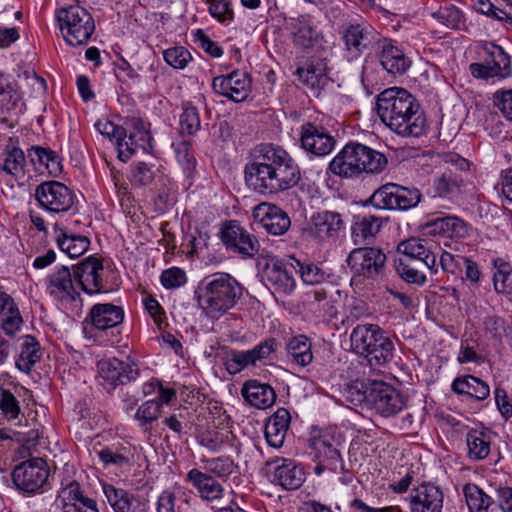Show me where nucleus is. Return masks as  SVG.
Returning <instances> with one entry per match:
<instances>
[{
	"instance_id": "f257e3e1",
	"label": "nucleus",
	"mask_w": 512,
	"mask_h": 512,
	"mask_svg": "<svg viewBox=\"0 0 512 512\" xmlns=\"http://www.w3.org/2000/svg\"><path fill=\"white\" fill-rule=\"evenodd\" d=\"M246 183L257 193L276 195L295 187L301 171L283 147L272 143L254 146L244 167Z\"/></svg>"
},
{
	"instance_id": "f03ea898",
	"label": "nucleus",
	"mask_w": 512,
	"mask_h": 512,
	"mask_svg": "<svg viewBox=\"0 0 512 512\" xmlns=\"http://www.w3.org/2000/svg\"><path fill=\"white\" fill-rule=\"evenodd\" d=\"M243 290L235 277L216 272L199 282L195 296L202 313L210 319H219L238 304Z\"/></svg>"
},
{
	"instance_id": "7ed1b4c3",
	"label": "nucleus",
	"mask_w": 512,
	"mask_h": 512,
	"mask_svg": "<svg viewBox=\"0 0 512 512\" xmlns=\"http://www.w3.org/2000/svg\"><path fill=\"white\" fill-rule=\"evenodd\" d=\"M414 97L402 88L393 87L381 92L376 109L382 120L392 131L401 136H411L416 126Z\"/></svg>"
},
{
	"instance_id": "20e7f679",
	"label": "nucleus",
	"mask_w": 512,
	"mask_h": 512,
	"mask_svg": "<svg viewBox=\"0 0 512 512\" xmlns=\"http://www.w3.org/2000/svg\"><path fill=\"white\" fill-rule=\"evenodd\" d=\"M387 163L383 153L361 143L351 142L332 159L329 169L334 175L351 178L362 173H381Z\"/></svg>"
},
{
	"instance_id": "39448f33",
	"label": "nucleus",
	"mask_w": 512,
	"mask_h": 512,
	"mask_svg": "<svg viewBox=\"0 0 512 512\" xmlns=\"http://www.w3.org/2000/svg\"><path fill=\"white\" fill-rule=\"evenodd\" d=\"M95 127L100 134L115 141L121 161L130 159L137 148L145 150L150 147L151 134L140 119L132 118L125 122V126H119L103 118L95 123Z\"/></svg>"
},
{
	"instance_id": "423d86ee",
	"label": "nucleus",
	"mask_w": 512,
	"mask_h": 512,
	"mask_svg": "<svg viewBox=\"0 0 512 512\" xmlns=\"http://www.w3.org/2000/svg\"><path fill=\"white\" fill-rule=\"evenodd\" d=\"M60 32L65 42L71 46L88 43L95 30L92 15L80 5H70L57 11Z\"/></svg>"
},
{
	"instance_id": "0eeeda50",
	"label": "nucleus",
	"mask_w": 512,
	"mask_h": 512,
	"mask_svg": "<svg viewBox=\"0 0 512 512\" xmlns=\"http://www.w3.org/2000/svg\"><path fill=\"white\" fill-rule=\"evenodd\" d=\"M485 58L482 62L469 65L470 74L481 80H503L512 75L510 56L501 46L490 44L484 48Z\"/></svg>"
},
{
	"instance_id": "6e6552de",
	"label": "nucleus",
	"mask_w": 512,
	"mask_h": 512,
	"mask_svg": "<svg viewBox=\"0 0 512 512\" xmlns=\"http://www.w3.org/2000/svg\"><path fill=\"white\" fill-rule=\"evenodd\" d=\"M345 228L346 224L341 213L323 209L312 213L306 232L320 244H332L344 234Z\"/></svg>"
},
{
	"instance_id": "1a4fd4ad",
	"label": "nucleus",
	"mask_w": 512,
	"mask_h": 512,
	"mask_svg": "<svg viewBox=\"0 0 512 512\" xmlns=\"http://www.w3.org/2000/svg\"><path fill=\"white\" fill-rule=\"evenodd\" d=\"M292 258L284 262L274 256H267L262 267V280L265 285L279 296L291 295L297 286L294 277Z\"/></svg>"
},
{
	"instance_id": "9d476101",
	"label": "nucleus",
	"mask_w": 512,
	"mask_h": 512,
	"mask_svg": "<svg viewBox=\"0 0 512 512\" xmlns=\"http://www.w3.org/2000/svg\"><path fill=\"white\" fill-rule=\"evenodd\" d=\"M344 436L336 429H326L319 436L311 440V449L315 459H323L328 463V469L334 473L344 471V462L341 456V448L344 444Z\"/></svg>"
},
{
	"instance_id": "9b49d317",
	"label": "nucleus",
	"mask_w": 512,
	"mask_h": 512,
	"mask_svg": "<svg viewBox=\"0 0 512 512\" xmlns=\"http://www.w3.org/2000/svg\"><path fill=\"white\" fill-rule=\"evenodd\" d=\"M49 468L42 458L26 460L15 467L12 478L15 486L27 494L41 492L48 482Z\"/></svg>"
},
{
	"instance_id": "f8f14e48",
	"label": "nucleus",
	"mask_w": 512,
	"mask_h": 512,
	"mask_svg": "<svg viewBox=\"0 0 512 512\" xmlns=\"http://www.w3.org/2000/svg\"><path fill=\"white\" fill-rule=\"evenodd\" d=\"M220 238L225 247L242 258H253L259 253L260 243L255 235L249 233L236 220L223 224Z\"/></svg>"
},
{
	"instance_id": "ddd939ff",
	"label": "nucleus",
	"mask_w": 512,
	"mask_h": 512,
	"mask_svg": "<svg viewBox=\"0 0 512 512\" xmlns=\"http://www.w3.org/2000/svg\"><path fill=\"white\" fill-rule=\"evenodd\" d=\"M35 198L39 205L50 213H64L75 202V194L65 184L58 181H46L35 189Z\"/></svg>"
},
{
	"instance_id": "4468645a",
	"label": "nucleus",
	"mask_w": 512,
	"mask_h": 512,
	"mask_svg": "<svg viewBox=\"0 0 512 512\" xmlns=\"http://www.w3.org/2000/svg\"><path fill=\"white\" fill-rule=\"evenodd\" d=\"M359 396V400L365 398L377 413L385 417L396 414L404 406L400 392L383 381H373L369 390L359 393Z\"/></svg>"
},
{
	"instance_id": "2eb2a0df",
	"label": "nucleus",
	"mask_w": 512,
	"mask_h": 512,
	"mask_svg": "<svg viewBox=\"0 0 512 512\" xmlns=\"http://www.w3.org/2000/svg\"><path fill=\"white\" fill-rule=\"evenodd\" d=\"M385 262V253L374 247L356 248L347 258V264L355 275L372 279L382 272Z\"/></svg>"
},
{
	"instance_id": "dca6fc26",
	"label": "nucleus",
	"mask_w": 512,
	"mask_h": 512,
	"mask_svg": "<svg viewBox=\"0 0 512 512\" xmlns=\"http://www.w3.org/2000/svg\"><path fill=\"white\" fill-rule=\"evenodd\" d=\"M212 89L219 96L233 102H242L251 92V79L247 73L234 70L227 75L214 77Z\"/></svg>"
},
{
	"instance_id": "f3484780",
	"label": "nucleus",
	"mask_w": 512,
	"mask_h": 512,
	"mask_svg": "<svg viewBox=\"0 0 512 512\" xmlns=\"http://www.w3.org/2000/svg\"><path fill=\"white\" fill-rule=\"evenodd\" d=\"M412 192L396 184H386L376 190L370 197V202L378 209L407 210L416 203Z\"/></svg>"
},
{
	"instance_id": "a211bd4d",
	"label": "nucleus",
	"mask_w": 512,
	"mask_h": 512,
	"mask_svg": "<svg viewBox=\"0 0 512 512\" xmlns=\"http://www.w3.org/2000/svg\"><path fill=\"white\" fill-rule=\"evenodd\" d=\"M103 264L96 257H88L73 266V276L77 285L87 294H96L103 291Z\"/></svg>"
},
{
	"instance_id": "6ab92c4d",
	"label": "nucleus",
	"mask_w": 512,
	"mask_h": 512,
	"mask_svg": "<svg viewBox=\"0 0 512 512\" xmlns=\"http://www.w3.org/2000/svg\"><path fill=\"white\" fill-rule=\"evenodd\" d=\"M100 377L113 388L134 380L139 375V369L131 361H122L111 357L98 363Z\"/></svg>"
},
{
	"instance_id": "aec40b11",
	"label": "nucleus",
	"mask_w": 512,
	"mask_h": 512,
	"mask_svg": "<svg viewBox=\"0 0 512 512\" xmlns=\"http://www.w3.org/2000/svg\"><path fill=\"white\" fill-rule=\"evenodd\" d=\"M300 140L305 151L320 157L328 155L336 144V140L331 134L323 127L313 123L302 125Z\"/></svg>"
},
{
	"instance_id": "412c9836",
	"label": "nucleus",
	"mask_w": 512,
	"mask_h": 512,
	"mask_svg": "<svg viewBox=\"0 0 512 512\" xmlns=\"http://www.w3.org/2000/svg\"><path fill=\"white\" fill-rule=\"evenodd\" d=\"M254 218L271 235H284L291 226L288 214L271 203H261L254 209Z\"/></svg>"
},
{
	"instance_id": "4be33fe9",
	"label": "nucleus",
	"mask_w": 512,
	"mask_h": 512,
	"mask_svg": "<svg viewBox=\"0 0 512 512\" xmlns=\"http://www.w3.org/2000/svg\"><path fill=\"white\" fill-rule=\"evenodd\" d=\"M293 43L302 49L315 48L326 51L331 48L328 41L316 30L311 22L305 18L292 19L290 22Z\"/></svg>"
},
{
	"instance_id": "5701e85b",
	"label": "nucleus",
	"mask_w": 512,
	"mask_h": 512,
	"mask_svg": "<svg viewBox=\"0 0 512 512\" xmlns=\"http://www.w3.org/2000/svg\"><path fill=\"white\" fill-rule=\"evenodd\" d=\"M47 290L60 301H73L79 296L73 272L67 266H61L50 274Z\"/></svg>"
},
{
	"instance_id": "b1692460",
	"label": "nucleus",
	"mask_w": 512,
	"mask_h": 512,
	"mask_svg": "<svg viewBox=\"0 0 512 512\" xmlns=\"http://www.w3.org/2000/svg\"><path fill=\"white\" fill-rule=\"evenodd\" d=\"M25 104L17 85L0 72V115L18 116L24 112Z\"/></svg>"
},
{
	"instance_id": "393cba45",
	"label": "nucleus",
	"mask_w": 512,
	"mask_h": 512,
	"mask_svg": "<svg viewBox=\"0 0 512 512\" xmlns=\"http://www.w3.org/2000/svg\"><path fill=\"white\" fill-rule=\"evenodd\" d=\"M416 240L409 238L397 246L394 265L400 277L408 283H416Z\"/></svg>"
},
{
	"instance_id": "a878e982",
	"label": "nucleus",
	"mask_w": 512,
	"mask_h": 512,
	"mask_svg": "<svg viewBox=\"0 0 512 512\" xmlns=\"http://www.w3.org/2000/svg\"><path fill=\"white\" fill-rule=\"evenodd\" d=\"M375 39V31L365 23L351 24L343 31V40L347 50L359 56Z\"/></svg>"
},
{
	"instance_id": "bb28decb",
	"label": "nucleus",
	"mask_w": 512,
	"mask_h": 512,
	"mask_svg": "<svg viewBox=\"0 0 512 512\" xmlns=\"http://www.w3.org/2000/svg\"><path fill=\"white\" fill-rule=\"evenodd\" d=\"M241 394L245 401L257 409H267L276 401L274 389L269 384L257 380L245 382Z\"/></svg>"
},
{
	"instance_id": "cd10ccee",
	"label": "nucleus",
	"mask_w": 512,
	"mask_h": 512,
	"mask_svg": "<svg viewBox=\"0 0 512 512\" xmlns=\"http://www.w3.org/2000/svg\"><path fill=\"white\" fill-rule=\"evenodd\" d=\"M89 317L95 329L107 330L123 322L124 310L111 303L96 304L91 308Z\"/></svg>"
},
{
	"instance_id": "c85d7f7f",
	"label": "nucleus",
	"mask_w": 512,
	"mask_h": 512,
	"mask_svg": "<svg viewBox=\"0 0 512 512\" xmlns=\"http://www.w3.org/2000/svg\"><path fill=\"white\" fill-rule=\"evenodd\" d=\"M291 421L290 413L285 408H278L268 419L265 426V438L269 446L282 447Z\"/></svg>"
},
{
	"instance_id": "c756f323",
	"label": "nucleus",
	"mask_w": 512,
	"mask_h": 512,
	"mask_svg": "<svg viewBox=\"0 0 512 512\" xmlns=\"http://www.w3.org/2000/svg\"><path fill=\"white\" fill-rule=\"evenodd\" d=\"M378 59L382 67L392 75L403 74L411 64L403 51L387 40L380 45Z\"/></svg>"
},
{
	"instance_id": "7c9ffc66",
	"label": "nucleus",
	"mask_w": 512,
	"mask_h": 512,
	"mask_svg": "<svg viewBox=\"0 0 512 512\" xmlns=\"http://www.w3.org/2000/svg\"><path fill=\"white\" fill-rule=\"evenodd\" d=\"M26 158L19 146V139L10 137L4 147L3 157L0 158V170L12 176L24 173Z\"/></svg>"
},
{
	"instance_id": "2f4dec72",
	"label": "nucleus",
	"mask_w": 512,
	"mask_h": 512,
	"mask_svg": "<svg viewBox=\"0 0 512 512\" xmlns=\"http://www.w3.org/2000/svg\"><path fill=\"white\" fill-rule=\"evenodd\" d=\"M375 343H370L364 358L373 369L384 367L393 357V342L379 329L375 335Z\"/></svg>"
},
{
	"instance_id": "473e14b6",
	"label": "nucleus",
	"mask_w": 512,
	"mask_h": 512,
	"mask_svg": "<svg viewBox=\"0 0 512 512\" xmlns=\"http://www.w3.org/2000/svg\"><path fill=\"white\" fill-rule=\"evenodd\" d=\"M62 499L64 512H99L96 501L85 496L76 482L62 490Z\"/></svg>"
},
{
	"instance_id": "72a5a7b5",
	"label": "nucleus",
	"mask_w": 512,
	"mask_h": 512,
	"mask_svg": "<svg viewBox=\"0 0 512 512\" xmlns=\"http://www.w3.org/2000/svg\"><path fill=\"white\" fill-rule=\"evenodd\" d=\"M451 389L458 395H465L476 401H483L490 395L489 385L473 375L456 377L452 382Z\"/></svg>"
},
{
	"instance_id": "f704fd0d",
	"label": "nucleus",
	"mask_w": 512,
	"mask_h": 512,
	"mask_svg": "<svg viewBox=\"0 0 512 512\" xmlns=\"http://www.w3.org/2000/svg\"><path fill=\"white\" fill-rule=\"evenodd\" d=\"M105 497L114 512H138L141 501L127 490L111 484L103 485Z\"/></svg>"
},
{
	"instance_id": "c9c22d12",
	"label": "nucleus",
	"mask_w": 512,
	"mask_h": 512,
	"mask_svg": "<svg viewBox=\"0 0 512 512\" xmlns=\"http://www.w3.org/2000/svg\"><path fill=\"white\" fill-rule=\"evenodd\" d=\"M187 480L197 489L200 497L212 501L222 497L224 489L222 485L210 474L192 469L187 474Z\"/></svg>"
},
{
	"instance_id": "e433bc0d",
	"label": "nucleus",
	"mask_w": 512,
	"mask_h": 512,
	"mask_svg": "<svg viewBox=\"0 0 512 512\" xmlns=\"http://www.w3.org/2000/svg\"><path fill=\"white\" fill-rule=\"evenodd\" d=\"M21 340V351L15 365L20 371L29 373L32 367L41 359L42 352L40 344L34 336L25 335Z\"/></svg>"
},
{
	"instance_id": "4c0bfd02",
	"label": "nucleus",
	"mask_w": 512,
	"mask_h": 512,
	"mask_svg": "<svg viewBox=\"0 0 512 512\" xmlns=\"http://www.w3.org/2000/svg\"><path fill=\"white\" fill-rule=\"evenodd\" d=\"M275 480L287 490L298 489L304 481V472L294 462L283 460L282 465L275 469Z\"/></svg>"
},
{
	"instance_id": "58836bf2",
	"label": "nucleus",
	"mask_w": 512,
	"mask_h": 512,
	"mask_svg": "<svg viewBox=\"0 0 512 512\" xmlns=\"http://www.w3.org/2000/svg\"><path fill=\"white\" fill-rule=\"evenodd\" d=\"M443 493L432 483H422L418 487V512H441Z\"/></svg>"
},
{
	"instance_id": "ea45409f",
	"label": "nucleus",
	"mask_w": 512,
	"mask_h": 512,
	"mask_svg": "<svg viewBox=\"0 0 512 512\" xmlns=\"http://www.w3.org/2000/svg\"><path fill=\"white\" fill-rule=\"evenodd\" d=\"M287 356L296 365L305 367L313 360L312 345L303 335L293 337L286 346Z\"/></svg>"
},
{
	"instance_id": "a19ab883",
	"label": "nucleus",
	"mask_w": 512,
	"mask_h": 512,
	"mask_svg": "<svg viewBox=\"0 0 512 512\" xmlns=\"http://www.w3.org/2000/svg\"><path fill=\"white\" fill-rule=\"evenodd\" d=\"M468 456L471 460L479 461L490 453L491 432L486 430H472L466 438Z\"/></svg>"
},
{
	"instance_id": "79ce46f5",
	"label": "nucleus",
	"mask_w": 512,
	"mask_h": 512,
	"mask_svg": "<svg viewBox=\"0 0 512 512\" xmlns=\"http://www.w3.org/2000/svg\"><path fill=\"white\" fill-rule=\"evenodd\" d=\"M380 328L377 325H358L350 335L351 349L360 356L368 352L370 343H375V335Z\"/></svg>"
},
{
	"instance_id": "37998d69",
	"label": "nucleus",
	"mask_w": 512,
	"mask_h": 512,
	"mask_svg": "<svg viewBox=\"0 0 512 512\" xmlns=\"http://www.w3.org/2000/svg\"><path fill=\"white\" fill-rule=\"evenodd\" d=\"M292 265L294 272L299 274L302 282L307 285H318L325 282L329 278L322 268L312 262H301L292 257Z\"/></svg>"
},
{
	"instance_id": "c03bdc74",
	"label": "nucleus",
	"mask_w": 512,
	"mask_h": 512,
	"mask_svg": "<svg viewBox=\"0 0 512 512\" xmlns=\"http://www.w3.org/2000/svg\"><path fill=\"white\" fill-rule=\"evenodd\" d=\"M383 219L374 215L359 217L352 227V237L357 243L359 239L367 240L373 238L382 227Z\"/></svg>"
},
{
	"instance_id": "a18cd8bd",
	"label": "nucleus",
	"mask_w": 512,
	"mask_h": 512,
	"mask_svg": "<svg viewBox=\"0 0 512 512\" xmlns=\"http://www.w3.org/2000/svg\"><path fill=\"white\" fill-rule=\"evenodd\" d=\"M57 244L69 257L75 258L82 255L88 249L90 241L85 236L68 235L61 230L57 236Z\"/></svg>"
},
{
	"instance_id": "49530a36",
	"label": "nucleus",
	"mask_w": 512,
	"mask_h": 512,
	"mask_svg": "<svg viewBox=\"0 0 512 512\" xmlns=\"http://www.w3.org/2000/svg\"><path fill=\"white\" fill-rule=\"evenodd\" d=\"M464 495L470 512H488L493 499L474 484L464 487Z\"/></svg>"
},
{
	"instance_id": "de8ad7c7",
	"label": "nucleus",
	"mask_w": 512,
	"mask_h": 512,
	"mask_svg": "<svg viewBox=\"0 0 512 512\" xmlns=\"http://www.w3.org/2000/svg\"><path fill=\"white\" fill-rule=\"evenodd\" d=\"M161 414V403L156 400H148L138 407L135 419L145 432H151L152 423L156 421Z\"/></svg>"
},
{
	"instance_id": "09e8293b",
	"label": "nucleus",
	"mask_w": 512,
	"mask_h": 512,
	"mask_svg": "<svg viewBox=\"0 0 512 512\" xmlns=\"http://www.w3.org/2000/svg\"><path fill=\"white\" fill-rule=\"evenodd\" d=\"M29 157L34 164L44 165L49 174L57 175L61 171L60 160L57 154L46 148L32 147Z\"/></svg>"
},
{
	"instance_id": "8fccbe9b",
	"label": "nucleus",
	"mask_w": 512,
	"mask_h": 512,
	"mask_svg": "<svg viewBox=\"0 0 512 512\" xmlns=\"http://www.w3.org/2000/svg\"><path fill=\"white\" fill-rule=\"evenodd\" d=\"M459 187L458 180L452 177V171L443 172L433 179V184L428 190L432 197H445Z\"/></svg>"
},
{
	"instance_id": "3c124183",
	"label": "nucleus",
	"mask_w": 512,
	"mask_h": 512,
	"mask_svg": "<svg viewBox=\"0 0 512 512\" xmlns=\"http://www.w3.org/2000/svg\"><path fill=\"white\" fill-rule=\"evenodd\" d=\"M495 272L493 275L494 288L497 292L505 293L512 288V269L509 263L503 259L494 261Z\"/></svg>"
},
{
	"instance_id": "603ef678",
	"label": "nucleus",
	"mask_w": 512,
	"mask_h": 512,
	"mask_svg": "<svg viewBox=\"0 0 512 512\" xmlns=\"http://www.w3.org/2000/svg\"><path fill=\"white\" fill-rule=\"evenodd\" d=\"M105 467H123L129 463V451L125 447H106L97 452Z\"/></svg>"
},
{
	"instance_id": "864d4df0",
	"label": "nucleus",
	"mask_w": 512,
	"mask_h": 512,
	"mask_svg": "<svg viewBox=\"0 0 512 512\" xmlns=\"http://www.w3.org/2000/svg\"><path fill=\"white\" fill-rule=\"evenodd\" d=\"M209 14L218 22L229 25L234 20V11L230 0H206Z\"/></svg>"
},
{
	"instance_id": "5fc2aeb1",
	"label": "nucleus",
	"mask_w": 512,
	"mask_h": 512,
	"mask_svg": "<svg viewBox=\"0 0 512 512\" xmlns=\"http://www.w3.org/2000/svg\"><path fill=\"white\" fill-rule=\"evenodd\" d=\"M204 468L208 474L225 479L235 470V463L229 457H217L204 460Z\"/></svg>"
},
{
	"instance_id": "6e6d98bb",
	"label": "nucleus",
	"mask_w": 512,
	"mask_h": 512,
	"mask_svg": "<svg viewBox=\"0 0 512 512\" xmlns=\"http://www.w3.org/2000/svg\"><path fill=\"white\" fill-rule=\"evenodd\" d=\"M201 127L199 111L195 106L185 104L180 115V129L188 135L196 134Z\"/></svg>"
},
{
	"instance_id": "4d7b16f0",
	"label": "nucleus",
	"mask_w": 512,
	"mask_h": 512,
	"mask_svg": "<svg viewBox=\"0 0 512 512\" xmlns=\"http://www.w3.org/2000/svg\"><path fill=\"white\" fill-rule=\"evenodd\" d=\"M432 16L448 28L461 29L464 26L463 13L455 6L440 8Z\"/></svg>"
},
{
	"instance_id": "13d9d810",
	"label": "nucleus",
	"mask_w": 512,
	"mask_h": 512,
	"mask_svg": "<svg viewBox=\"0 0 512 512\" xmlns=\"http://www.w3.org/2000/svg\"><path fill=\"white\" fill-rule=\"evenodd\" d=\"M0 410L9 421L15 420L20 414V405L14 393L8 389L0 388Z\"/></svg>"
},
{
	"instance_id": "bf43d9fd",
	"label": "nucleus",
	"mask_w": 512,
	"mask_h": 512,
	"mask_svg": "<svg viewBox=\"0 0 512 512\" xmlns=\"http://www.w3.org/2000/svg\"><path fill=\"white\" fill-rule=\"evenodd\" d=\"M175 154L179 164L183 167L187 175H190L196 167V159L188 141H180L173 144Z\"/></svg>"
},
{
	"instance_id": "052dcab7",
	"label": "nucleus",
	"mask_w": 512,
	"mask_h": 512,
	"mask_svg": "<svg viewBox=\"0 0 512 512\" xmlns=\"http://www.w3.org/2000/svg\"><path fill=\"white\" fill-rule=\"evenodd\" d=\"M163 57L165 62L175 69H184L192 60L190 52L182 46L164 50Z\"/></svg>"
},
{
	"instance_id": "680f3d73",
	"label": "nucleus",
	"mask_w": 512,
	"mask_h": 512,
	"mask_svg": "<svg viewBox=\"0 0 512 512\" xmlns=\"http://www.w3.org/2000/svg\"><path fill=\"white\" fill-rule=\"evenodd\" d=\"M309 306L318 317L325 316L331 308L327 291L324 288L313 290L309 294Z\"/></svg>"
},
{
	"instance_id": "e2e57ef3",
	"label": "nucleus",
	"mask_w": 512,
	"mask_h": 512,
	"mask_svg": "<svg viewBox=\"0 0 512 512\" xmlns=\"http://www.w3.org/2000/svg\"><path fill=\"white\" fill-rule=\"evenodd\" d=\"M300 81L312 88L320 84L324 76V69L320 65L309 64L306 67H300L296 70Z\"/></svg>"
},
{
	"instance_id": "0e129e2a",
	"label": "nucleus",
	"mask_w": 512,
	"mask_h": 512,
	"mask_svg": "<svg viewBox=\"0 0 512 512\" xmlns=\"http://www.w3.org/2000/svg\"><path fill=\"white\" fill-rule=\"evenodd\" d=\"M160 280L166 289H176L186 284L187 276L183 269L172 267L161 273Z\"/></svg>"
},
{
	"instance_id": "69168bd1",
	"label": "nucleus",
	"mask_w": 512,
	"mask_h": 512,
	"mask_svg": "<svg viewBox=\"0 0 512 512\" xmlns=\"http://www.w3.org/2000/svg\"><path fill=\"white\" fill-rule=\"evenodd\" d=\"M429 159L431 160L432 165H450L454 167L455 170L459 171H466L470 166L468 160L453 152L440 154V156L429 157Z\"/></svg>"
},
{
	"instance_id": "338daca9",
	"label": "nucleus",
	"mask_w": 512,
	"mask_h": 512,
	"mask_svg": "<svg viewBox=\"0 0 512 512\" xmlns=\"http://www.w3.org/2000/svg\"><path fill=\"white\" fill-rule=\"evenodd\" d=\"M446 236L451 238H466L470 233V226L456 216L446 217Z\"/></svg>"
},
{
	"instance_id": "774afa93",
	"label": "nucleus",
	"mask_w": 512,
	"mask_h": 512,
	"mask_svg": "<svg viewBox=\"0 0 512 512\" xmlns=\"http://www.w3.org/2000/svg\"><path fill=\"white\" fill-rule=\"evenodd\" d=\"M493 101L503 116L512 122V89L496 91L493 95Z\"/></svg>"
}]
</instances>
